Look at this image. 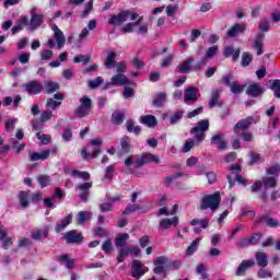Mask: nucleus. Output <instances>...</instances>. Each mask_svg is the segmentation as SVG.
Here are the masks:
<instances>
[{
  "label": "nucleus",
  "mask_w": 280,
  "mask_h": 280,
  "mask_svg": "<svg viewBox=\"0 0 280 280\" xmlns=\"http://www.w3.org/2000/svg\"><path fill=\"white\" fill-rule=\"evenodd\" d=\"M221 200L222 197H220V192H214L213 195H205L200 200L199 209L201 211H207V209H210L211 211H218Z\"/></svg>",
  "instance_id": "nucleus-1"
},
{
  "label": "nucleus",
  "mask_w": 280,
  "mask_h": 280,
  "mask_svg": "<svg viewBox=\"0 0 280 280\" xmlns=\"http://www.w3.org/2000/svg\"><path fill=\"white\" fill-rule=\"evenodd\" d=\"M128 19H130V21H137V19H139V14L130 11H122L118 14L112 15L108 19V24L114 25V27H117V25L121 26L124 23H126V21H128Z\"/></svg>",
  "instance_id": "nucleus-2"
},
{
  "label": "nucleus",
  "mask_w": 280,
  "mask_h": 280,
  "mask_svg": "<svg viewBox=\"0 0 280 280\" xmlns=\"http://www.w3.org/2000/svg\"><path fill=\"white\" fill-rule=\"evenodd\" d=\"M209 120L201 119L197 122V126L190 130V135L195 137L196 141L201 143V141H205V139H207L206 132L209 130Z\"/></svg>",
  "instance_id": "nucleus-3"
},
{
  "label": "nucleus",
  "mask_w": 280,
  "mask_h": 280,
  "mask_svg": "<svg viewBox=\"0 0 280 280\" xmlns=\"http://www.w3.org/2000/svg\"><path fill=\"white\" fill-rule=\"evenodd\" d=\"M80 106L77 107L74 110L75 117H88V115H91V108H93V101L91 97L84 95L79 100Z\"/></svg>",
  "instance_id": "nucleus-4"
},
{
  "label": "nucleus",
  "mask_w": 280,
  "mask_h": 280,
  "mask_svg": "<svg viewBox=\"0 0 280 280\" xmlns=\"http://www.w3.org/2000/svg\"><path fill=\"white\" fill-rule=\"evenodd\" d=\"M31 14V21H28V28L31 30H38L43 25V21L45 19V15L43 13L38 12V8L33 7L30 11Z\"/></svg>",
  "instance_id": "nucleus-5"
},
{
  "label": "nucleus",
  "mask_w": 280,
  "mask_h": 280,
  "mask_svg": "<svg viewBox=\"0 0 280 280\" xmlns=\"http://www.w3.org/2000/svg\"><path fill=\"white\" fill-rule=\"evenodd\" d=\"M191 62H194V58H188L183 63L177 67L179 73H189L196 69H202L205 65H207V60L199 61L195 67H191Z\"/></svg>",
  "instance_id": "nucleus-6"
},
{
  "label": "nucleus",
  "mask_w": 280,
  "mask_h": 280,
  "mask_svg": "<svg viewBox=\"0 0 280 280\" xmlns=\"http://www.w3.org/2000/svg\"><path fill=\"white\" fill-rule=\"evenodd\" d=\"M148 267L141 260H133L131 265V276L135 279H141L145 272H148Z\"/></svg>",
  "instance_id": "nucleus-7"
},
{
  "label": "nucleus",
  "mask_w": 280,
  "mask_h": 280,
  "mask_svg": "<svg viewBox=\"0 0 280 280\" xmlns=\"http://www.w3.org/2000/svg\"><path fill=\"white\" fill-rule=\"evenodd\" d=\"M233 75L229 74L223 77V82L231 89V92L234 93V95H240V93L244 92V85L240 84L237 81H233Z\"/></svg>",
  "instance_id": "nucleus-8"
},
{
  "label": "nucleus",
  "mask_w": 280,
  "mask_h": 280,
  "mask_svg": "<svg viewBox=\"0 0 280 280\" xmlns=\"http://www.w3.org/2000/svg\"><path fill=\"white\" fill-rule=\"evenodd\" d=\"M57 148H52V149H47L40 153L38 152H28V156H30V161L34 162V161H47V159H49L50 154H55V152H57Z\"/></svg>",
  "instance_id": "nucleus-9"
},
{
  "label": "nucleus",
  "mask_w": 280,
  "mask_h": 280,
  "mask_svg": "<svg viewBox=\"0 0 280 280\" xmlns=\"http://www.w3.org/2000/svg\"><path fill=\"white\" fill-rule=\"evenodd\" d=\"M148 163H154L155 165H159V163H161V160L158 155H154L152 153H145L138 160V163L135 165V167H143V165H148Z\"/></svg>",
  "instance_id": "nucleus-10"
},
{
  "label": "nucleus",
  "mask_w": 280,
  "mask_h": 280,
  "mask_svg": "<svg viewBox=\"0 0 280 280\" xmlns=\"http://www.w3.org/2000/svg\"><path fill=\"white\" fill-rule=\"evenodd\" d=\"M211 145H217L220 152L226 150L229 148V143L224 141V133H215L211 137L210 140Z\"/></svg>",
  "instance_id": "nucleus-11"
},
{
  "label": "nucleus",
  "mask_w": 280,
  "mask_h": 280,
  "mask_svg": "<svg viewBox=\"0 0 280 280\" xmlns=\"http://www.w3.org/2000/svg\"><path fill=\"white\" fill-rule=\"evenodd\" d=\"M28 95H38V93H43V83L38 81H31L23 85Z\"/></svg>",
  "instance_id": "nucleus-12"
},
{
  "label": "nucleus",
  "mask_w": 280,
  "mask_h": 280,
  "mask_svg": "<svg viewBox=\"0 0 280 280\" xmlns=\"http://www.w3.org/2000/svg\"><path fill=\"white\" fill-rule=\"evenodd\" d=\"M253 124H255V118H253V116L242 119L234 127L235 135H240V132H242L244 130H248V128H250V126H253Z\"/></svg>",
  "instance_id": "nucleus-13"
},
{
  "label": "nucleus",
  "mask_w": 280,
  "mask_h": 280,
  "mask_svg": "<svg viewBox=\"0 0 280 280\" xmlns=\"http://www.w3.org/2000/svg\"><path fill=\"white\" fill-rule=\"evenodd\" d=\"M155 268L153 269V272L155 275H163L165 272V268L170 266L167 257L160 256L154 260Z\"/></svg>",
  "instance_id": "nucleus-14"
},
{
  "label": "nucleus",
  "mask_w": 280,
  "mask_h": 280,
  "mask_svg": "<svg viewBox=\"0 0 280 280\" xmlns=\"http://www.w3.org/2000/svg\"><path fill=\"white\" fill-rule=\"evenodd\" d=\"M91 187H93V182H86L83 184H78L77 185V191H80L81 194L79 195V198L81 200H83V202H86V200H89V189H91Z\"/></svg>",
  "instance_id": "nucleus-15"
},
{
  "label": "nucleus",
  "mask_w": 280,
  "mask_h": 280,
  "mask_svg": "<svg viewBox=\"0 0 280 280\" xmlns=\"http://www.w3.org/2000/svg\"><path fill=\"white\" fill-rule=\"evenodd\" d=\"M112 85L113 86H126V85L135 86V83L130 82V80L127 79L126 74L118 73L112 77Z\"/></svg>",
  "instance_id": "nucleus-16"
},
{
  "label": "nucleus",
  "mask_w": 280,
  "mask_h": 280,
  "mask_svg": "<svg viewBox=\"0 0 280 280\" xmlns=\"http://www.w3.org/2000/svg\"><path fill=\"white\" fill-rule=\"evenodd\" d=\"M198 95H199L198 88L190 86V88L186 89L185 94H184L185 104H189L190 102H197Z\"/></svg>",
  "instance_id": "nucleus-17"
},
{
  "label": "nucleus",
  "mask_w": 280,
  "mask_h": 280,
  "mask_svg": "<svg viewBox=\"0 0 280 280\" xmlns=\"http://www.w3.org/2000/svg\"><path fill=\"white\" fill-rule=\"evenodd\" d=\"M190 226H195L194 231L196 233H201L202 229H207L209 226V219L203 218V219H192L190 221Z\"/></svg>",
  "instance_id": "nucleus-18"
},
{
  "label": "nucleus",
  "mask_w": 280,
  "mask_h": 280,
  "mask_svg": "<svg viewBox=\"0 0 280 280\" xmlns=\"http://www.w3.org/2000/svg\"><path fill=\"white\" fill-rule=\"evenodd\" d=\"M73 222V214L69 213L63 219L59 220L55 226L56 233H62L65 229Z\"/></svg>",
  "instance_id": "nucleus-19"
},
{
  "label": "nucleus",
  "mask_w": 280,
  "mask_h": 280,
  "mask_svg": "<svg viewBox=\"0 0 280 280\" xmlns=\"http://www.w3.org/2000/svg\"><path fill=\"white\" fill-rule=\"evenodd\" d=\"M65 240L68 244H82V234H78L75 230H71L65 234Z\"/></svg>",
  "instance_id": "nucleus-20"
},
{
  "label": "nucleus",
  "mask_w": 280,
  "mask_h": 280,
  "mask_svg": "<svg viewBox=\"0 0 280 280\" xmlns=\"http://www.w3.org/2000/svg\"><path fill=\"white\" fill-rule=\"evenodd\" d=\"M52 32L54 36L58 46V49H62L65 47V43L67 39H65V33L58 28V25L54 24L52 25Z\"/></svg>",
  "instance_id": "nucleus-21"
},
{
  "label": "nucleus",
  "mask_w": 280,
  "mask_h": 280,
  "mask_svg": "<svg viewBox=\"0 0 280 280\" xmlns=\"http://www.w3.org/2000/svg\"><path fill=\"white\" fill-rule=\"evenodd\" d=\"M246 32V24H234L229 31L226 36L229 38H235V36H240V34H244Z\"/></svg>",
  "instance_id": "nucleus-22"
},
{
  "label": "nucleus",
  "mask_w": 280,
  "mask_h": 280,
  "mask_svg": "<svg viewBox=\"0 0 280 280\" xmlns=\"http://www.w3.org/2000/svg\"><path fill=\"white\" fill-rule=\"evenodd\" d=\"M255 266V260H243L235 271L236 277H244L248 268Z\"/></svg>",
  "instance_id": "nucleus-23"
},
{
  "label": "nucleus",
  "mask_w": 280,
  "mask_h": 280,
  "mask_svg": "<svg viewBox=\"0 0 280 280\" xmlns=\"http://www.w3.org/2000/svg\"><path fill=\"white\" fill-rule=\"evenodd\" d=\"M246 93L250 97H259V95H262L264 89L257 83H252L247 86Z\"/></svg>",
  "instance_id": "nucleus-24"
},
{
  "label": "nucleus",
  "mask_w": 280,
  "mask_h": 280,
  "mask_svg": "<svg viewBox=\"0 0 280 280\" xmlns=\"http://www.w3.org/2000/svg\"><path fill=\"white\" fill-rule=\"evenodd\" d=\"M160 229L167 231L171 226H178V217L165 218L160 221Z\"/></svg>",
  "instance_id": "nucleus-25"
},
{
  "label": "nucleus",
  "mask_w": 280,
  "mask_h": 280,
  "mask_svg": "<svg viewBox=\"0 0 280 280\" xmlns=\"http://www.w3.org/2000/svg\"><path fill=\"white\" fill-rule=\"evenodd\" d=\"M222 91L214 90L211 92V100L209 102V108H215V106H222L224 103L220 100Z\"/></svg>",
  "instance_id": "nucleus-26"
},
{
  "label": "nucleus",
  "mask_w": 280,
  "mask_h": 280,
  "mask_svg": "<svg viewBox=\"0 0 280 280\" xmlns=\"http://www.w3.org/2000/svg\"><path fill=\"white\" fill-rule=\"evenodd\" d=\"M258 222L260 224H266L267 226H269L270 229H277L279 228V221H277L273 218H270L269 215H262L258 219Z\"/></svg>",
  "instance_id": "nucleus-27"
},
{
  "label": "nucleus",
  "mask_w": 280,
  "mask_h": 280,
  "mask_svg": "<svg viewBox=\"0 0 280 280\" xmlns=\"http://www.w3.org/2000/svg\"><path fill=\"white\" fill-rule=\"evenodd\" d=\"M255 259L259 268H266L268 266V255L265 252H256Z\"/></svg>",
  "instance_id": "nucleus-28"
},
{
  "label": "nucleus",
  "mask_w": 280,
  "mask_h": 280,
  "mask_svg": "<svg viewBox=\"0 0 280 280\" xmlns=\"http://www.w3.org/2000/svg\"><path fill=\"white\" fill-rule=\"evenodd\" d=\"M240 54H241L240 48L235 50L233 46H228L223 50V56H225V58H231L232 56V60H237L240 58Z\"/></svg>",
  "instance_id": "nucleus-29"
},
{
  "label": "nucleus",
  "mask_w": 280,
  "mask_h": 280,
  "mask_svg": "<svg viewBox=\"0 0 280 280\" xmlns=\"http://www.w3.org/2000/svg\"><path fill=\"white\" fill-rule=\"evenodd\" d=\"M94 150L91 152L90 156L91 159H96L97 155H100L102 153V143H104V140L102 139H94L91 141Z\"/></svg>",
  "instance_id": "nucleus-30"
},
{
  "label": "nucleus",
  "mask_w": 280,
  "mask_h": 280,
  "mask_svg": "<svg viewBox=\"0 0 280 280\" xmlns=\"http://www.w3.org/2000/svg\"><path fill=\"white\" fill-rule=\"evenodd\" d=\"M140 124H143V126H148V128H154L159 122L156 120V117L152 115H145L140 117Z\"/></svg>",
  "instance_id": "nucleus-31"
},
{
  "label": "nucleus",
  "mask_w": 280,
  "mask_h": 280,
  "mask_svg": "<svg viewBox=\"0 0 280 280\" xmlns=\"http://www.w3.org/2000/svg\"><path fill=\"white\" fill-rule=\"evenodd\" d=\"M130 152V138L124 137L120 139V149L118 151V155L122 156V154H128Z\"/></svg>",
  "instance_id": "nucleus-32"
},
{
  "label": "nucleus",
  "mask_w": 280,
  "mask_h": 280,
  "mask_svg": "<svg viewBox=\"0 0 280 280\" xmlns=\"http://www.w3.org/2000/svg\"><path fill=\"white\" fill-rule=\"evenodd\" d=\"M254 47L255 49H257V56H261V54H264V33H258L256 35V38L254 40Z\"/></svg>",
  "instance_id": "nucleus-33"
},
{
  "label": "nucleus",
  "mask_w": 280,
  "mask_h": 280,
  "mask_svg": "<svg viewBox=\"0 0 280 280\" xmlns=\"http://www.w3.org/2000/svg\"><path fill=\"white\" fill-rule=\"evenodd\" d=\"M49 235V228H44V229H35L33 230L32 237L34 240H45Z\"/></svg>",
  "instance_id": "nucleus-34"
},
{
  "label": "nucleus",
  "mask_w": 280,
  "mask_h": 280,
  "mask_svg": "<svg viewBox=\"0 0 280 280\" xmlns=\"http://www.w3.org/2000/svg\"><path fill=\"white\" fill-rule=\"evenodd\" d=\"M128 240H130V235L128 233L118 234L115 240L116 248H124Z\"/></svg>",
  "instance_id": "nucleus-35"
},
{
  "label": "nucleus",
  "mask_w": 280,
  "mask_h": 280,
  "mask_svg": "<svg viewBox=\"0 0 280 280\" xmlns=\"http://www.w3.org/2000/svg\"><path fill=\"white\" fill-rule=\"evenodd\" d=\"M45 93L51 95V93H56L58 89H60V84L54 81H45L44 83Z\"/></svg>",
  "instance_id": "nucleus-36"
},
{
  "label": "nucleus",
  "mask_w": 280,
  "mask_h": 280,
  "mask_svg": "<svg viewBox=\"0 0 280 280\" xmlns=\"http://www.w3.org/2000/svg\"><path fill=\"white\" fill-rule=\"evenodd\" d=\"M30 25V19L27 16H22L20 20V23H18L15 26L12 27L11 32L12 34H16L23 30V27Z\"/></svg>",
  "instance_id": "nucleus-37"
},
{
  "label": "nucleus",
  "mask_w": 280,
  "mask_h": 280,
  "mask_svg": "<svg viewBox=\"0 0 280 280\" xmlns=\"http://www.w3.org/2000/svg\"><path fill=\"white\" fill-rule=\"evenodd\" d=\"M124 119H126V114L121 110H116L112 115V121L113 124H116V126H121Z\"/></svg>",
  "instance_id": "nucleus-38"
},
{
  "label": "nucleus",
  "mask_w": 280,
  "mask_h": 280,
  "mask_svg": "<svg viewBox=\"0 0 280 280\" xmlns=\"http://www.w3.org/2000/svg\"><path fill=\"white\" fill-rule=\"evenodd\" d=\"M72 178H81L82 180H91V174L89 172H82L78 170H72L70 172Z\"/></svg>",
  "instance_id": "nucleus-39"
},
{
  "label": "nucleus",
  "mask_w": 280,
  "mask_h": 280,
  "mask_svg": "<svg viewBox=\"0 0 280 280\" xmlns=\"http://www.w3.org/2000/svg\"><path fill=\"white\" fill-rule=\"evenodd\" d=\"M228 180H229L230 189H232L233 185H235V180L236 183H240V185H245L246 183L244 177H242V175L240 174H234V176L228 175Z\"/></svg>",
  "instance_id": "nucleus-40"
},
{
  "label": "nucleus",
  "mask_w": 280,
  "mask_h": 280,
  "mask_svg": "<svg viewBox=\"0 0 280 280\" xmlns=\"http://www.w3.org/2000/svg\"><path fill=\"white\" fill-rule=\"evenodd\" d=\"M19 200L23 209H26V207H30V194L27 191H20Z\"/></svg>",
  "instance_id": "nucleus-41"
},
{
  "label": "nucleus",
  "mask_w": 280,
  "mask_h": 280,
  "mask_svg": "<svg viewBox=\"0 0 280 280\" xmlns=\"http://www.w3.org/2000/svg\"><path fill=\"white\" fill-rule=\"evenodd\" d=\"M176 211H178V205H174L173 208L171 210H167V208H161L159 211H158V217H161V215H176Z\"/></svg>",
  "instance_id": "nucleus-42"
},
{
  "label": "nucleus",
  "mask_w": 280,
  "mask_h": 280,
  "mask_svg": "<svg viewBox=\"0 0 280 280\" xmlns=\"http://www.w3.org/2000/svg\"><path fill=\"white\" fill-rule=\"evenodd\" d=\"M143 18H140L137 22L133 23H127L122 28L121 32L122 34H130L135 32V27L139 26V23H141Z\"/></svg>",
  "instance_id": "nucleus-43"
},
{
  "label": "nucleus",
  "mask_w": 280,
  "mask_h": 280,
  "mask_svg": "<svg viewBox=\"0 0 280 280\" xmlns=\"http://www.w3.org/2000/svg\"><path fill=\"white\" fill-rule=\"evenodd\" d=\"M93 215V212L80 211L77 215V223L84 224L89 218Z\"/></svg>",
  "instance_id": "nucleus-44"
},
{
  "label": "nucleus",
  "mask_w": 280,
  "mask_h": 280,
  "mask_svg": "<svg viewBox=\"0 0 280 280\" xmlns=\"http://www.w3.org/2000/svg\"><path fill=\"white\" fill-rule=\"evenodd\" d=\"M261 180L265 189H272L277 187V178L275 177H264Z\"/></svg>",
  "instance_id": "nucleus-45"
},
{
  "label": "nucleus",
  "mask_w": 280,
  "mask_h": 280,
  "mask_svg": "<svg viewBox=\"0 0 280 280\" xmlns=\"http://www.w3.org/2000/svg\"><path fill=\"white\" fill-rule=\"evenodd\" d=\"M117 58V55L113 51H109L107 54L106 60H105V67L106 69H113L115 67V59Z\"/></svg>",
  "instance_id": "nucleus-46"
},
{
  "label": "nucleus",
  "mask_w": 280,
  "mask_h": 280,
  "mask_svg": "<svg viewBox=\"0 0 280 280\" xmlns=\"http://www.w3.org/2000/svg\"><path fill=\"white\" fill-rule=\"evenodd\" d=\"M166 100H167V94L162 92L155 96L153 101V106H156L158 108H160V106L165 104Z\"/></svg>",
  "instance_id": "nucleus-47"
},
{
  "label": "nucleus",
  "mask_w": 280,
  "mask_h": 280,
  "mask_svg": "<svg viewBox=\"0 0 280 280\" xmlns=\"http://www.w3.org/2000/svg\"><path fill=\"white\" fill-rule=\"evenodd\" d=\"M198 246H200V238H196L195 241H192V243L186 249V255H194V253L198 250Z\"/></svg>",
  "instance_id": "nucleus-48"
},
{
  "label": "nucleus",
  "mask_w": 280,
  "mask_h": 280,
  "mask_svg": "<svg viewBox=\"0 0 280 280\" xmlns=\"http://www.w3.org/2000/svg\"><path fill=\"white\" fill-rule=\"evenodd\" d=\"M0 240H2V247L8 249L10 248V246H12V237H9L8 236V230L4 229V235L3 234H0Z\"/></svg>",
  "instance_id": "nucleus-49"
},
{
  "label": "nucleus",
  "mask_w": 280,
  "mask_h": 280,
  "mask_svg": "<svg viewBox=\"0 0 280 280\" xmlns=\"http://www.w3.org/2000/svg\"><path fill=\"white\" fill-rule=\"evenodd\" d=\"M196 270H197V275L200 276L201 280L209 279V275L207 273V266L206 265H202V264L198 265Z\"/></svg>",
  "instance_id": "nucleus-50"
},
{
  "label": "nucleus",
  "mask_w": 280,
  "mask_h": 280,
  "mask_svg": "<svg viewBox=\"0 0 280 280\" xmlns=\"http://www.w3.org/2000/svg\"><path fill=\"white\" fill-rule=\"evenodd\" d=\"M128 255H130V247H127V248L121 247L119 249V254L117 256L118 264L124 262V259H126V257H128Z\"/></svg>",
  "instance_id": "nucleus-51"
},
{
  "label": "nucleus",
  "mask_w": 280,
  "mask_h": 280,
  "mask_svg": "<svg viewBox=\"0 0 280 280\" xmlns=\"http://www.w3.org/2000/svg\"><path fill=\"white\" fill-rule=\"evenodd\" d=\"M269 83H271V90L275 93V97L280 98V80H270Z\"/></svg>",
  "instance_id": "nucleus-52"
},
{
  "label": "nucleus",
  "mask_w": 280,
  "mask_h": 280,
  "mask_svg": "<svg viewBox=\"0 0 280 280\" xmlns=\"http://www.w3.org/2000/svg\"><path fill=\"white\" fill-rule=\"evenodd\" d=\"M62 102H57L54 98H49L46 103V108L48 110H56V108H60Z\"/></svg>",
  "instance_id": "nucleus-53"
},
{
  "label": "nucleus",
  "mask_w": 280,
  "mask_h": 280,
  "mask_svg": "<svg viewBox=\"0 0 280 280\" xmlns=\"http://www.w3.org/2000/svg\"><path fill=\"white\" fill-rule=\"evenodd\" d=\"M73 62L75 65L83 62V65H89V62H91V56L89 55H79L77 57H74Z\"/></svg>",
  "instance_id": "nucleus-54"
},
{
  "label": "nucleus",
  "mask_w": 280,
  "mask_h": 280,
  "mask_svg": "<svg viewBox=\"0 0 280 280\" xmlns=\"http://www.w3.org/2000/svg\"><path fill=\"white\" fill-rule=\"evenodd\" d=\"M36 137H37L38 141H40V143L43 145H47L48 143L51 142V136H49V135L37 132Z\"/></svg>",
  "instance_id": "nucleus-55"
},
{
  "label": "nucleus",
  "mask_w": 280,
  "mask_h": 280,
  "mask_svg": "<svg viewBox=\"0 0 280 280\" xmlns=\"http://www.w3.org/2000/svg\"><path fill=\"white\" fill-rule=\"evenodd\" d=\"M40 187H48L51 185V178L48 175H40L37 177Z\"/></svg>",
  "instance_id": "nucleus-56"
},
{
  "label": "nucleus",
  "mask_w": 280,
  "mask_h": 280,
  "mask_svg": "<svg viewBox=\"0 0 280 280\" xmlns=\"http://www.w3.org/2000/svg\"><path fill=\"white\" fill-rule=\"evenodd\" d=\"M257 276L259 279H271L272 277V272L271 271H268L266 269V267H261L258 272H257Z\"/></svg>",
  "instance_id": "nucleus-57"
},
{
  "label": "nucleus",
  "mask_w": 280,
  "mask_h": 280,
  "mask_svg": "<svg viewBox=\"0 0 280 280\" xmlns=\"http://www.w3.org/2000/svg\"><path fill=\"white\" fill-rule=\"evenodd\" d=\"M11 148L15 150L16 154H21V152L25 150V143H19V140H13L11 143Z\"/></svg>",
  "instance_id": "nucleus-58"
},
{
  "label": "nucleus",
  "mask_w": 280,
  "mask_h": 280,
  "mask_svg": "<svg viewBox=\"0 0 280 280\" xmlns=\"http://www.w3.org/2000/svg\"><path fill=\"white\" fill-rule=\"evenodd\" d=\"M122 96L125 97V100H130V97H135V89L126 85L122 92Z\"/></svg>",
  "instance_id": "nucleus-59"
},
{
  "label": "nucleus",
  "mask_w": 280,
  "mask_h": 280,
  "mask_svg": "<svg viewBox=\"0 0 280 280\" xmlns=\"http://www.w3.org/2000/svg\"><path fill=\"white\" fill-rule=\"evenodd\" d=\"M101 84H104V79L102 77H97L96 79L89 81L90 89H97Z\"/></svg>",
  "instance_id": "nucleus-60"
},
{
  "label": "nucleus",
  "mask_w": 280,
  "mask_h": 280,
  "mask_svg": "<svg viewBox=\"0 0 280 280\" xmlns=\"http://www.w3.org/2000/svg\"><path fill=\"white\" fill-rule=\"evenodd\" d=\"M54 58V51L50 49H44L40 52V60H51Z\"/></svg>",
  "instance_id": "nucleus-61"
},
{
  "label": "nucleus",
  "mask_w": 280,
  "mask_h": 280,
  "mask_svg": "<svg viewBox=\"0 0 280 280\" xmlns=\"http://www.w3.org/2000/svg\"><path fill=\"white\" fill-rule=\"evenodd\" d=\"M215 54H218V46H212L206 50L205 58H207V59L213 58V56H215Z\"/></svg>",
  "instance_id": "nucleus-62"
},
{
  "label": "nucleus",
  "mask_w": 280,
  "mask_h": 280,
  "mask_svg": "<svg viewBox=\"0 0 280 280\" xmlns=\"http://www.w3.org/2000/svg\"><path fill=\"white\" fill-rule=\"evenodd\" d=\"M104 253L108 254L113 250V241L110 238H108L107 241H105L103 243V246H102Z\"/></svg>",
  "instance_id": "nucleus-63"
},
{
  "label": "nucleus",
  "mask_w": 280,
  "mask_h": 280,
  "mask_svg": "<svg viewBox=\"0 0 280 280\" xmlns=\"http://www.w3.org/2000/svg\"><path fill=\"white\" fill-rule=\"evenodd\" d=\"M266 173L271 175V176H275V175L279 174L280 173V165L276 164L275 166H271V167L267 168Z\"/></svg>",
  "instance_id": "nucleus-64"
}]
</instances>
